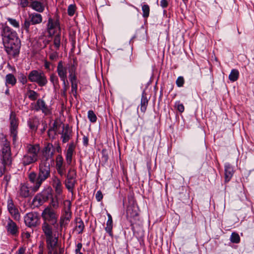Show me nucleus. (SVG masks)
I'll list each match as a JSON object with an SVG mask.
<instances>
[{
    "instance_id": "nucleus-38",
    "label": "nucleus",
    "mask_w": 254,
    "mask_h": 254,
    "mask_svg": "<svg viewBox=\"0 0 254 254\" xmlns=\"http://www.w3.org/2000/svg\"><path fill=\"white\" fill-rule=\"evenodd\" d=\"M54 45L56 50H58L61 45V35L59 33L56 35L54 39Z\"/></svg>"
},
{
    "instance_id": "nucleus-18",
    "label": "nucleus",
    "mask_w": 254,
    "mask_h": 254,
    "mask_svg": "<svg viewBox=\"0 0 254 254\" xmlns=\"http://www.w3.org/2000/svg\"><path fill=\"white\" fill-rule=\"evenodd\" d=\"M57 71L61 80L64 83L67 81V67L63 65L62 61L58 63Z\"/></svg>"
},
{
    "instance_id": "nucleus-13",
    "label": "nucleus",
    "mask_w": 254,
    "mask_h": 254,
    "mask_svg": "<svg viewBox=\"0 0 254 254\" xmlns=\"http://www.w3.org/2000/svg\"><path fill=\"white\" fill-rule=\"evenodd\" d=\"M32 105L33 106V110L36 111H41L46 115H49L51 113L49 107L42 99H38L36 103L32 104Z\"/></svg>"
},
{
    "instance_id": "nucleus-29",
    "label": "nucleus",
    "mask_w": 254,
    "mask_h": 254,
    "mask_svg": "<svg viewBox=\"0 0 254 254\" xmlns=\"http://www.w3.org/2000/svg\"><path fill=\"white\" fill-rule=\"evenodd\" d=\"M63 128H64V126H63ZM70 136L71 131L69 128L68 127L64 128V132L62 136L63 142L64 143L67 142L70 139Z\"/></svg>"
},
{
    "instance_id": "nucleus-20",
    "label": "nucleus",
    "mask_w": 254,
    "mask_h": 254,
    "mask_svg": "<svg viewBox=\"0 0 254 254\" xmlns=\"http://www.w3.org/2000/svg\"><path fill=\"white\" fill-rule=\"evenodd\" d=\"M53 226L51 223L43 222L41 225L42 232L44 233L45 238H48L56 235L54 234Z\"/></svg>"
},
{
    "instance_id": "nucleus-62",
    "label": "nucleus",
    "mask_w": 254,
    "mask_h": 254,
    "mask_svg": "<svg viewBox=\"0 0 254 254\" xmlns=\"http://www.w3.org/2000/svg\"><path fill=\"white\" fill-rule=\"evenodd\" d=\"M66 89H63V95L64 96H66Z\"/></svg>"
},
{
    "instance_id": "nucleus-32",
    "label": "nucleus",
    "mask_w": 254,
    "mask_h": 254,
    "mask_svg": "<svg viewBox=\"0 0 254 254\" xmlns=\"http://www.w3.org/2000/svg\"><path fill=\"white\" fill-rule=\"evenodd\" d=\"M16 82V79L14 76L11 74H8L5 76V84H10L12 86H13L15 84Z\"/></svg>"
},
{
    "instance_id": "nucleus-31",
    "label": "nucleus",
    "mask_w": 254,
    "mask_h": 254,
    "mask_svg": "<svg viewBox=\"0 0 254 254\" xmlns=\"http://www.w3.org/2000/svg\"><path fill=\"white\" fill-rule=\"evenodd\" d=\"M50 80L52 83L55 89H57L59 87V79L58 76L55 73H52L50 75Z\"/></svg>"
},
{
    "instance_id": "nucleus-9",
    "label": "nucleus",
    "mask_w": 254,
    "mask_h": 254,
    "mask_svg": "<svg viewBox=\"0 0 254 254\" xmlns=\"http://www.w3.org/2000/svg\"><path fill=\"white\" fill-rule=\"evenodd\" d=\"M24 219L26 225L29 227H36L40 224V216L36 212L27 213Z\"/></svg>"
},
{
    "instance_id": "nucleus-54",
    "label": "nucleus",
    "mask_w": 254,
    "mask_h": 254,
    "mask_svg": "<svg viewBox=\"0 0 254 254\" xmlns=\"http://www.w3.org/2000/svg\"><path fill=\"white\" fill-rule=\"evenodd\" d=\"M177 109L180 112L182 113L184 111L185 108L182 104L179 103L177 105Z\"/></svg>"
},
{
    "instance_id": "nucleus-26",
    "label": "nucleus",
    "mask_w": 254,
    "mask_h": 254,
    "mask_svg": "<svg viewBox=\"0 0 254 254\" xmlns=\"http://www.w3.org/2000/svg\"><path fill=\"white\" fill-rule=\"evenodd\" d=\"M234 173L233 168L229 163L225 164V180L226 182H229Z\"/></svg>"
},
{
    "instance_id": "nucleus-46",
    "label": "nucleus",
    "mask_w": 254,
    "mask_h": 254,
    "mask_svg": "<svg viewBox=\"0 0 254 254\" xmlns=\"http://www.w3.org/2000/svg\"><path fill=\"white\" fill-rule=\"evenodd\" d=\"M18 79L22 84H25L27 82V79L26 76L23 73H20L19 74L18 76Z\"/></svg>"
},
{
    "instance_id": "nucleus-43",
    "label": "nucleus",
    "mask_w": 254,
    "mask_h": 254,
    "mask_svg": "<svg viewBox=\"0 0 254 254\" xmlns=\"http://www.w3.org/2000/svg\"><path fill=\"white\" fill-rule=\"evenodd\" d=\"M31 23V22L30 20H28L26 19L24 20V23L22 25V28L25 30L27 33L29 32V27Z\"/></svg>"
},
{
    "instance_id": "nucleus-17",
    "label": "nucleus",
    "mask_w": 254,
    "mask_h": 254,
    "mask_svg": "<svg viewBox=\"0 0 254 254\" xmlns=\"http://www.w3.org/2000/svg\"><path fill=\"white\" fill-rule=\"evenodd\" d=\"M60 30V24L58 20H54L52 18H49L47 24V30L50 35L55 34L57 30Z\"/></svg>"
},
{
    "instance_id": "nucleus-41",
    "label": "nucleus",
    "mask_w": 254,
    "mask_h": 254,
    "mask_svg": "<svg viewBox=\"0 0 254 254\" xmlns=\"http://www.w3.org/2000/svg\"><path fill=\"white\" fill-rule=\"evenodd\" d=\"M88 118L92 123H95L97 121V117L92 110H89L88 112Z\"/></svg>"
},
{
    "instance_id": "nucleus-6",
    "label": "nucleus",
    "mask_w": 254,
    "mask_h": 254,
    "mask_svg": "<svg viewBox=\"0 0 254 254\" xmlns=\"http://www.w3.org/2000/svg\"><path fill=\"white\" fill-rule=\"evenodd\" d=\"M69 79L71 83V93L74 97L76 96L78 80L76 77V67L74 64H71L68 67Z\"/></svg>"
},
{
    "instance_id": "nucleus-19",
    "label": "nucleus",
    "mask_w": 254,
    "mask_h": 254,
    "mask_svg": "<svg viewBox=\"0 0 254 254\" xmlns=\"http://www.w3.org/2000/svg\"><path fill=\"white\" fill-rule=\"evenodd\" d=\"M56 168L58 174L63 176L65 172V166L64 164V159L62 155H58L56 159Z\"/></svg>"
},
{
    "instance_id": "nucleus-57",
    "label": "nucleus",
    "mask_w": 254,
    "mask_h": 254,
    "mask_svg": "<svg viewBox=\"0 0 254 254\" xmlns=\"http://www.w3.org/2000/svg\"><path fill=\"white\" fill-rule=\"evenodd\" d=\"M83 143L85 146H87L88 143V138L87 136H84L83 137Z\"/></svg>"
},
{
    "instance_id": "nucleus-52",
    "label": "nucleus",
    "mask_w": 254,
    "mask_h": 254,
    "mask_svg": "<svg viewBox=\"0 0 254 254\" xmlns=\"http://www.w3.org/2000/svg\"><path fill=\"white\" fill-rule=\"evenodd\" d=\"M95 197L98 201H100L103 198V195L100 190H98L95 195Z\"/></svg>"
},
{
    "instance_id": "nucleus-64",
    "label": "nucleus",
    "mask_w": 254,
    "mask_h": 254,
    "mask_svg": "<svg viewBox=\"0 0 254 254\" xmlns=\"http://www.w3.org/2000/svg\"><path fill=\"white\" fill-rule=\"evenodd\" d=\"M38 254H43V250L42 249L38 252Z\"/></svg>"
},
{
    "instance_id": "nucleus-30",
    "label": "nucleus",
    "mask_w": 254,
    "mask_h": 254,
    "mask_svg": "<svg viewBox=\"0 0 254 254\" xmlns=\"http://www.w3.org/2000/svg\"><path fill=\"white\" fill-rule=\"evenodd\" d=\"M148 101L147 97L143 94L140 103V110L142 112L144 113L145 112L148 105Z\"/></svg>"
},
{
    "instance_id": "nucleus-4",
    "label": "nucleus",
    "mask_w": 254,
    "mask_h": 254,
    "mask_svg": "<svg viewBox=\"0 0 254 254\" xmlns=\"http://www.w3.org/2000/svg\"><path fill=\"white\" fill-rule=\"evenodd\" d=\"M29 81L36 83L40 87L45 86L48 83V79L45 73L39 70L31 71L28 76Z\"/></svg>"
},
{
    "instance_id": "nucleus-21",
    "label": "nucleus",
    "mask_w": 254,
    "mask_h": 254,
    "mask_svg": "<svg viewBox=\"0 0 254 254\" xmlns=\"http://www.w3.org/2000/svg\"><path fill=\"white\" fill-rule=\"evenodd\" d=\"M75 145L73 142L70 143L65 153V159L66 163L68 165H70L71 164L72 156L75 153Z\"/></svg>"
},
{
    "instance_id": "nucleus-37",
    "label": "nucleus",
    "mask_w": 254,
    "mask_h": 254,
    "mask_svg": "<svg viewBox=\"0 0 254 254\" xmlns=\"http://www.w3.org/2000/svg\"><path fill=\"white\" fill-rule=\"evenodd\" d=\"M230 241L233 243H239L240 241V238L239 234L235 232L232 233L231 235Z\"/></svg>"
},
{
    "instance_id": "nucleus-25",
    "label": "nucleus",
    "mask_w": 254,
    "mask_h": 254,
    "mask_svg": "<svg viewBox=\"0 0 254 254\" xmlns=\"http://www.w3.org/2000/svg\"><path fill=\"white\" fill-rule=\"evenodd\" d=\"M53 186L57 193L60 194L62 191L63 187L60 179L57 176H54L52 179Z\"/></svg>"
},
{
    "instance_id": "nucleus-5",
    "label": "nucleus",
    "mask_w": 254,
    "mask_h": 254,
    "mask_svg": "<svg viewBox=\"0 0 254 254\" xmlns=\"http://www.w3.org/2000/svg\"><path fill=\"white\" fill-rule=\"evenodd\" d=\"M42 217L43 222L51 223L56 227L58 225L57 223L58 215L56 211L54 209H52L51 207H47L44 209L42 213Z\"/></svg>"
},
{
    "instance_id": "nucleus-61",
    "label": "nucleus",
    "mask_w": 254,
    "mask_h": 254,
    "mask_svg": "<svg viewBox=\"0 0 254 254\" xmlns=\"http://www.w3.org/2000/svg\"><path fill=\"white\" fill-rule=\"evenodd\" d=\"M66 81H65L64 83V82H63V85H64V89H66V90H67V89L68 88V86L66 84Z\"/></svg>"
},
{
    "instance_id": "nucleus-22",
    "label": "nucleus",
    "mask_w": 254,
    "mask_h": 254,
    "mask_svg": "<svg viewBox=\"0 0 254 254\" xmlns=\"http://www.w3.org/2000/svg\"><path fill=\"white\" fill-rule=\"evenodd\" d=\"M19 196L26 198L31 194L29 188L25 184H21L18 191Z\"/></svg>"
},
{
    "instance_id": "nucleus-3",
    "label": "nucleus",
    "mask_w": 254,
    "mask_h": 254,
    "mask_svg": "<svg viewBox=\"0 0 254 254\" xmlns=\"http://www.w3.org/2000/svg\"><path fill=\"white\" fill-rule=\"evenodd\" d=\"M40 147L39 144H27L26 152L21 158L23 166H27L36 162L38 160Z\"/></svg>"
},
{
    "instance_id": "nucleus-53",
    "label": "nucleus",
    "mask_w": 254,
    "mask_h": 254,
    "mask_svg": "<svg viewBox=\"0 0 254 254\" xmlns=\"http://www.w3.org/2000/svg\"><path fill=\"white\" fill-rule=\"evenodd\" d=\"M28 1L27 0H20V4L23 7H25L28 5Z\"/></svg>"
},
{
    "instance_id": "nucleus-35",
    "label": "nucleus",
    "mask_w": 254,
    "mask_h": 254,
    "mask_svg": "<svg viewBox=\"0 0 254 254\" xmlns=\"http://www.w3.org/2000/svg\"><path fill=\"white\" fill-rule=\"evenodd\" d=\"M27 96L30 100L35 101L38 97L39 94L34 90H29L27 92Z\"/></svg>"
},
{
    "instance_id": "nucleus-63",
    "label": "nucleus",
    "mask_w": 254,
    "mask_h": 254,
    "mask_svg": "<svg viewBox=\"0 0 254 254\" xmlns=\"http://www.w3.org/2000/svg\"><path fill=\"white\" fill-rule=\"evenodd\" d=\"M55 134H54V132H50V136L53 137Z\"/></svg>"
},
{
    "instance_id": "nucleus-50",
    "label": "nucleus",
    "mask_w": 254,
    "mask_h": 254,
    "mask_svg": "<svg viewBox=\"0 0 254 254\" xmlns=\"http://www.w3.org/2000/svg\"><path fill=\"white\" fill-rule=\"evenodd\" d=\"M68 14L70 16H72L74 14L75 7L73 5H70L67 9Z\"/></svg>"
},
{
    "instance_id": "nucleus-11",
    "label": "nucleus",
    "mask_w": 254,
    "mask_h": 254,
    "mask_svg": "<svg viewBox=\"0 0 254 254\" xmlns=\"http://www.w3.org/2000/svg\"><path fill=\"white\" fill-rule=\"evenodd\" d=\"M58 237L56 235L46 238V243L48 252L58 254Z\"/></svg>"
},
{
    "instance_id": "nucleus-16",
    "label": "nucleus",
    "mask_w": 254,
    "mask_h": 254,
    "mask_svg": "<svg viewBox=\"0 0 254 254\" xmlns=\"http://www.w3.org/2000/svg\"><path fill=\"white\" fill-rule=\"evenodd\" d=\"M2 163L5 165H10L11 162L10 149L9 147L5 145L1 150Z\"/></svg>"
},
{
    "instance_id": "nucleus-27",
    "label": "nucleus",
    "mask_w": 254,
    "mask_h": 254,
    "mask_svg": "<svg viewBox=\"0 0 254 254\" xmlns=\"http://www.w3.org/2000/svg\"><path fill=\"white\" fill-rule=\"evenodd\" d=\"M38 124L39 121L37 118L30 119L28 121L29 127L33 131H36L37 129Z\"/></svg>"
},
{
    "instance_id": "nucleus-2",
    "label": "nucleus",
    "mask_w": 254,
    "mask_h": 254,
    "mask_svg": "<svg viewBox=\"0 0 254 254\" xmlns=\"http://www.w3.org/2000/svg\"><path fill=\"white\" fill-rule=\"evenodd\" d=\"M51 167L49 162L40 160L38 173L31 172L28 176L30 182L33 184L31 189L33 192L38 191L42 184L50 177Z\"/></svg>"
},
{
    "instance_id": "nucleus-34",
    "label": "nucleus",
    "mask_w": 254,
    "mask_h": 254,
    "mask_svg": "<svg viewBox=\"0 0 254 254\" xmlns=\"http://www.w3.org/2000/svg\"><path fill=\"white\" fill-rule=\"evenodd\" d=\"M66 179L76 180V172L73 168H70L66 175Z\"/></svg>"
},
{
    "instance_id": "nucleus-40",
    "label": "nucleus",
    "mask_w": 254,
    "mask_h": 254,
    "mask_svg": "<svg viewBox=\"0 0 254 254\" xmlns=\"http://www.w3.org/2000/svg\"><path fill=\"white\" fill-rule=\"evenodd\" d=\"M127 217H133L137 215V213L135 210H133L131 206H129L127 210Z\"/></svg>"
},
{
    "instance_id": "nucleus-39",
    "label": "nucleus",
    "mask_w": 254,
    "mask_h": 254,
    "mask_svg": "<svg viewBox=\"0 0 254 254\" xmlns=\"http://www.w3.org/2000/svg\"><path fill=\"white\" fill-rule=\"evenodd\" d=\"M142 10L143 11L142 16L144 18H147L149 16L150 8L148 5L143 4L142 5Z\"/></svg>"
},
{
    "instance_id": "nucleus-24",
    "label": "nucleus",
    "mask_w": 254,
    "mask_h": 254,
    "mask_svg": "<svg viewBox=\"0 0 254 254\" xmlns=\"http://www.w3.org/2000/svg\"><path fill=\"white\" fill-rule=\"evenodd\" d=\"M29 19L32 24L36 25L41 23L43 18L40 14L34 12L29 14Z\"/></svg>"
},
{
    "instance_id": "nucleus-28",
    "label": "nucleus",
    "mask_w": 254,
    "mask_h": 254,
    "mask_svg": "<svg viewBox=\"0 0 254 254\" xmlns=\"http://www.w3.org/2000/svg\"><path fill=\"white\" fill-rule=\"evenodd\" d=\"M76 183V181L74 180H65V186L66 189L69 191L72 192L73 190L75 187V185Z\"/></svg>"
},
{
    "instance_id": "nucleus-48",
    "label": "nucleus",
    "mask_w": 254,
    "mask_h": 254,
    "mask_svg": "<svg viewBox=\"0 0 254 254\" xmlns=\"http://www.w3.org/2000/svg\"><path fill=\"white\" fill-rule=\"evenodd\" d=\"M57 127H58V126H57V124L56 123H54L53 127L48 130V135L49 136H50V132H54V134H56V131L57 130Z\"/></svg>"
},
{
    "instance_id": "nucleus-59",
    "label": "nucleus",
    "mask_w": 254,
    "mask_h": 254,
    "mask_svg": "<svg viewBox=\"0 0 254 254\" xmlns=\"http://www.w3.org/2000/svg\"><path fill=\"white\" fill-rule=\"evenodd\" d=\"M107 216H108V220H107V223H113V220H112V217L111 216V215L110 214H107Z\"/></svg>"
},
{
    "instance_id": "nucleus-8",
    "label": "nucleus",
    "mask_w": 254,
    "mask_h": 254,
    "mask_svg": "<svg viewBox=\"0 0 254 254\" xmlns=\"http://www.w3.org/2000/svg\"><path fill=\"white\" fill-rule=\"evenodd\" d=\"M65 212L63 216L61 218L60 221V231H62L63 227H65L68 224L71 216V202L69 200H66L64 202Z\"/></svg>"
},
{
    "instance_id": "nucleus-49",
    "label": "nucleus",
    "mask_w": 254,
    "mask_h": 254,
    "mask_svg": "<svg viewBox=\"0 0 254 254\" xmlns=\"http://www.w3.org/2000/svg\"><path fill=\"white\" fill-rule=\"evenodd\" d=\"M11 177L9 175H5L3 178L2 184L4 185L5 188H7L10 180Z\"/></svg>"
},
{
    "instance_id": "nucleus-44",
    "label": "nucleus",
    "mask_w": 254,
    "mask_h": 254,
    "mask_svg": "<svg viewBox=\"0 0 254 254\" xmlns=\"http://www.w3.org/2000/svg\"><path fill=\"white\" fill-rule=\"evenodd\" d=\"M113 223H106V227H105L106 231L109 234L111 237H113L112 233Z\"/></svg>"
},
{
    "instance_id": "nucleus-14",
    "label": "nucleus",
    "mask_w": 254,
    "mask_h": 254,
    "mask_svg": "<svg viewBox=\"0 0 254 254\" xmlns=\"http://www.w3.org/2000/svg\"><path fill=\"white\" fill-rule=\"evenodd\" d=\"M54 153V149L53 145L51 143H48L43 150L42 156L40 160L49 162L50 160L52 159Z\"/></svg>"
},
{
    "instance_id": "nucleus-10",
    "label": "nucleus",
    "mask_w": 254,
    "mask_h": 254,
    "mask_svg": "<svg viewBox=\"0 0 254 254\" xmlns=\"http://www.w3.org/2000/svg\"><path fill=\"white\" fill-rule=\"evenodd\" d=\"M5 229L8 235L17 236L19 234V228L16 224L9 217L5 219Z\"/></svg>"
},
{
    "instance_id": "nucleus-60",
    "label": "nucleus",
    "mask_w": 254,
    "mask_h": 254,
    "mask_svg": "<svg viewBox=\"0 0 254 254\" xmlns=\"http://www.w3.org/2000/svg\"><path fill=\"white\" fill-rule=\"evenodd\" d=\"M25 252V249L23 248H21L18 250V254H24Z\"/></svg>"
},
{
    "instance_id": "nucleus-15",
    "label": "nucleus",
    "mask_w": 254,
    "mask_h": 254,
    "mask_svg": "<svg viewBox=\"0 0 254 254\" xmlns=\"http://www.w3.org/2000/svg\"><path fill=\"white\" fill-rule=\"evenodd\" d=\"M7 208L9 213L14 220L17 221L20 220V214L19 210L11 199H8Z\"/></svg>"
},
{
    "instance_id": "nucleus-47",
    "label": "nucleus",
    "mask_w": 254,
    "mask_h": 254,
    "mask_svg": "<svg viewBox=\"0 0 254 254\" xmlns=\"http://www.w3.org/2000/svg\"><path fill=\"white\" fill-rule=\"evenodd\" d=\"M185 80L183 76H179L178 77L176 80V84L179 87H182L184 84Z\"/></svg>"
},
{
    "instance_id": "nucleus-33",
    "label": "nucleus",
    "mask_w": 254,
    "mask_h": 254,
    "mask_svg": "<svg viewBox=\"0 0 254 254\" xmlns=\"http://www.w3.org/2000/svg\"><path fill=\"white\" fill-rule=\"evenodd\" d=\"M239 75V71L236 69H233L231 70L230 74L229 75V79L230 81L234 82L238 79Z\"/></svg>"
},
{
    "instance_id": "nucleus-23",
    "label": "nucleus",
    "mask_w": 254,
    "mask_h": 254,
    "mask_svg": "<svg viewBox=\"0 0 254 254\" xmlns=\"http://www.w3.org/2000/svg\"><path fill=\"white\" fill-rule=\"evenodd\" d=\"M30 6L33 9L38 12H42L45 9L44 4L42 2L36 0H32V1L30 2Z\"/></svg>"
},
{
    "instance_id": "nucleus-42",
    "label": "nucleus",
    "mask_w": 254,
    "mask_h": 254,
    "mask_svg": "<svg viewBox=\"0 0 254 254\" xmlns=\"http://www.w3.org/2000/svg\"><path fill=\"white\" fill-rule=\"evenodd\" d=\"M48 207H51L52 209H54L55 210L59 207V202L56 198H52V200L50 205Z\"/></svg>"
},
{
    "instance_id": "nucleus-7",
    "label": "nucleus",
    "mask_w": 254,
    "mask_h": 254,
    "mask_svg": "<svg viewBox=\"0 0 254 254\" xmlns=\"http://www.w3.org/2000/svg\"><path fill=\"white\" fill-rule=\"evenodd\" d=\"M52 194L50 190H44L36 195L33 199L32 203L36 207L42 205L49 198L52 197Z\"/></svg>"
},
{
    "instance_id": "nucleus-36",
    "label": "nucleus",
    "mask_w": 254,
    "mask_h": 254,
    "mask_svg": "<svg viewBox=\"0 0 254 254\" xmlns=\"http://www.w3.org/2000/svg\"><path fill=\"white\" fill-rule=\"evenodd\" d=\"M84 228V224L82 220H80L79 221L76 222L75 231H77L78 234L81 233Z\"/></svg>"
},
{
    "instance_id": "nucleus-51",
    "label": "nucleus",
    "mask_w": 254,
    "mask_h": 254,
    "mask_svg": "<svg viewBox=\"0 0 254 254\" xmlns=\"http://www.w3.org/2000/svg\"><path fill=\"white\" fill-rule=\"evenodd\" d=\"M82 245L81 243H78L76 245V249L75 250L76 254H83L82 253L80 252L81 249H82Z\"/></svg>"
},
{
    "instance_id": "nucleus-45",
    "label": "nucleus",
    "mask_w": 254,
    "mask_h": 254,
    "mask_svg": "<svg viewBox=\"0 0 254 254\" xmlns=\"http://www.w3.org/2000/svg\"><path fill=\"white\" fill-rule=\"evenodd\" d=\"M7 21L9 22V23L13 26L15 28H19V22L15 19H13L11 18H7Z\"/></svg>"
},
{
    "instance_id": "nucleus-58",
    "label": "nucleus",
    "mask_w": 254,
    "mask_h": 254,
    "mask_svg": "<svg viewBox=\"0 0 254 254\" xmlns=\"http://www.w3.org/2000/svg\"><path fill=\"white\" fill-rule=\"evenodd\" d=\"M50 65H51V63L50 62H47L46 61L45 62L44 66L46 69H48V70L50 69Z\"/></svg>"
},
{
    "instance_id": "nucleus-56",
    "label": "nucleus",
    "mask_w": 254,
    "mask_h": 254,
    "mask_svg": "<svg viewBox=\"0 0 254 254\" xmlns=\"http://www.w3.org/2000/svg\"><path fill=\"white\" fill-rule=\"evenodd\" d=\"M50 59L51 60H55L57 59V54L56 53H51L50 55Z\"/></svg>"
},
{
    "instance_id": "nucleus-1",
    "label": "nucleus",
    "mask_w": 254,
    "mask_h": 254,
    "mask_svg": "<svg viewBox=\"0 0 254 254\" xmlns=\"http://www.w3.org/2000/svg\"><path fill=\"white\" fill-rule=\"evenodd\" d=\"M2 36L3 43L6 53L13 57L18 55L20 41L16 32L7 26L3 27Z\"/></svg>"
},
{
    "instance_id": "nucleus-55",
    "label": "nucleus",
    "mask_w": 254,
    "mask_h": 254,
    "mask_svg": "<svg viewBox=\"0 0 254 254\" xmlns=\"http://www.w3.org/2000/svg\"><path fill=\"white\" fill-rule=\"evenodd\" d=\"M160 5L164 8L167 6L168 2L166 0H161L160 1Z\"/></svg>"
},
{
    "instance_id": "nucleus-12",
    "label": "nucleus",
    "mask_w": 254,
    "mask_h": 254,
    "mask_svg": "<svg viewBox=\"0 0 254 254\" xmlns=\"http://www.w3.org/2000/svg\"><path fill=\"white\" fill-rule=\"evenodd\" d=\"M10 135L12 138L13 142L14 143L17 139L18 122L15 115L12 112L10 116Z\"/></svg>"
}]
</instances>
